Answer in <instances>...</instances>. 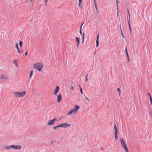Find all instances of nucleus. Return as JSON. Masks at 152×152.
Here are the masks:
<instances>
[{
	"label": "nucleus",
	"instance_id": "34",
	"mask_svg": "<svg viewBox=\"0 0 152 152\" xmlns=\"http://www.w3.org/2000/svg\"><path fill=\"white\" fill-rule=\"evenodd\" d=\"M45 1V4L48 1V0H44Z\"/></svg>",
	"mask_w": 152,
	"mask_h": 152
},
{
	"label": "nucleus",
	"instance_id": "23",
	"mask_svg": "<svg viewBox=\"0 0 152 152\" xmlns=\"http://www.w3.org/2000/svg\"><path fill=\"white\" fill-rule=\"evenodd\" d=\"M88 74H87L85 76V79H86V81H87L88 80Z\"/></svg>",
	"mask_w": 152,
	"mask_h": 152
},
{
	"label": "nucleus",
	"instance_id": "28",
	"mask_svg": "<svg viewBox=\"0 0 152 152\" xmlns=\"http://www.w3.org/2000/svg\"><path fill=\"white\" fill-rule=\"evenodd\" d=\"M79 6L80 7V8H81V9H82V5H81V4H79V3L78 4Z\"/></svg>",
	"mask_w": 152,
	"mask_h": 152
},
{
	"label": "nucleus",
	"instance_id": "39",
	"mask_svg": "<svg viewBox=\"0 0 152 152\" xmlns=\"http://www.w3.org/2000/svg\"><path fill=\"white\" fill-rule=\"evenodd\" d=\"M79 4H81V3L82 2V0H79Z\"/></svg>",
	"mask_w": 152,
	"mask_h": 152
},
{
	"label": "nucleus",
	"instance_id": "38",
	"mask_svg": "<svg viewBox=\"0 0 152 152\" xmlns=\"http://www.w3.org/2000/svg\"><path fill=\"white\" fill-rule=\"evenodd\" d=\"M74 88L73 87V86H71V87L70 88V90H72L73 91L74 90Z\"/></svg>",
	"mask_w": 152,
	"mask_h": 152
},
{
	"label": "nucleus",
	"instance_id": "13",
	"mask_svg": "<svg viewBox=\"0 0 152 152\" xmlns=\"http://www.w3.org/2000/svg\"><path fill=\"white\" fill-rule=\"evenodd\" d=\"M15 47L16 48H17V50H18V52L19 53H21V51L19 50V48L18 47V43H16L15 44Z\"/></svg>",
	"mask_w": 152,
	"mask_h": 152
},
{
	"label": "nucleus",
	"instance_id": "16",
	"mask_svg": "<svg viewBox=\"0 0 152 152\" xmlns=\"http://www.w3.org/2000/svg\"><path fill=\"white\" fill-rule=\"evenodd\" d=\"M5 148L6 149H7V150H9L10 148H12V145H10V146H8V145H6L5 146Z\"/></svg>",
	"mask_w": 152,
	"mask_h": 152
},
{
	"label": "nucleus",
	"instance_id": "33",
	"mask_svg": "<svg viewBox=\"0 0 152 152\" xmlns=\"http://www.w3.org/2000/svg\"><path fill=\"white\" fill-rule=\"evenodd\" d=\"M84 24V23H83L81 25V26L80 27V30H82V26H83V24Z\"/></svg>",
	"mask_w": 152,
	"mask_h": 152
},
{
	"label": "nucleus",
	"instance_id": "42",
	"mask_svg": "<svg viewBox=\"0 0 152 152\" xmlns=\"http://www.w3.org/2000/svg\"><path fill=\"white\" fill-rule=\"evenodd\" d=\"M27 54H28V51H26V53H25V56H26V55H27Z\"/></svg>",
	"mask_w": 152,
	"mask_h": 152
},
{
	"label": "nucleus",
	"instance_id": "29",
	"mask_svg": "<svg viewBox=\"0 0 152 152\" xmlns=\"http://www.w3.org/2000/svg\"><path fill=\"white\" fill-rule=\"evenodd\" d=\"M94 3L95 8H96V7H97V4L96 3V2H94Z\"/></svg>",
	"mask_w": 152,
	"mask_h": 152
},
{
	"label": "nucleus",
	"instance_id": "40",
	"mask_svg": "<svg viewBox=\"0 0 152 152\" xmlns=\"http://www.w3.org/2000/svg\"><path fill=\"white\" fill-rule=\"evenodd\" d=\"M117 12H118V11H119L118 5H117Z\"/></svg>",
	"mask_w": 152,
	"mask_h": 152
},
{
	"label": "nucleus",
	"instance_id": "24",
	"mask_svg": "<svg viewBox=\"0 0 152 152\" xmlns=\"http://www.w3.org/2000/svg\"><path fill=\"white\" fill-rule=\"evenodd\" d=\"M120 29H121V33L122 36V37H124V38H125V37L123 35V33H122V30H121V25H120Z\"/></svg>",
	"mask_w": 152,
	"mask_h": 152
},
{
	"label": "nucleus",
	"instance_id": "35",
	"mask_svg": "<svg viewBox=\"0 0 152 152\" xmlns=\"http://www.w3.org/2000/svg\"><path fill=\"white\" fill-rule=\"evenodd\" d=\"M115 1H116V4H117V5H118V0H115Z\"/></svg>",
	"mask_w": 152,
	"mask_h": 152
},
{
	"label": "nucleus",
	"instance_id": "41",
	"mask_svg": "<svg viewBox=\"0 0 152 152\" xmlns=\"http://www.w3.org/2000/svg\"><path fill=\"white\" fill-rule=\"evenodd\" d=\"M79 32L80 34H82V30H79Z\"/></svg>",
	"mask_w": 152,
	"mask_h": 152
},
{
	"label": "nucleus",
	"instance_id": "10",
	"mask_svg": "<svg viewBox=\"0 0 152 152\" xmlns=\"http://www.w3.org/2000/svg\"><path fill=\"white\" fill-rule=\"evenodd\" d=\"M26 93V92L24 91L22 92L21 93H20L19 94V97H23Z\"/></svg>",
	"mask_w": 152,
	"mask_h": 152
},
{
	"label": "nucleus",
	"instance_id": "36",
	"mask_svg": "<svg viewBox=\"0 0 152 152\" xmlns=\"http://www.w3.org/2000/svg\"><path fill=\"white\" fill-rule=\"evenodd\" d=\"M128 15H129V19H130V15H129V10H128Z\"/></svg>",
	"mask_w": 152,
	"mask_h": 152
},
{
	"label": "nucleus",
	"instance_id": "48",
	"mask_svg": "<svg viewBox=\"0 0 152 152\" xmlns=\"http://www.w3.org/2000/svg\"><path fill=\"white\" fill-rule=\"evenodd\" d=\"M94 2H96V0H94Z\"/></svg>",
	"mask_w": 152,
	"mask_h": 152
},
{
	"label": "nucleus",
	"instance_id": "20",
	"mask_svg": "<svg viewBox=\"0 0 152 152\" xmlns=\"http://www.w3.org/2000/svg\"><path fill=\"white\" fill-rule=\"evenodd\" d=\"M19 44L20 47L21 48H22V45H23V42L22 41H20L19 42Z\"/></svg>",
	"mask_w": 152,
	"mask_h": 152
},
{
	"label": "nucleus",
	"instance_id": "25",
	"mask_svg": "<svg viewBox=\"0 0 152 152\" xmlns=\"http://www.w3.org/2000/svg\"><path fill=\"white\" fill-rule=\"evenodd\" d=\"M33 71H31L30 72V77H29V78H31V76L32 75H33Z\"/></svg>",
	"mask_w": 152,
	"mask_h": 152
},
{
	"label": "nucleus",
	"instance_id": "46",
	"mask_svg": "<svg viewBox=\"0 0 152 152\" xmlns=\"http://www.w3.org/2000/svg\"><path fill=\"white\" fill-rule=\"evenodd\" d=\"M82 42L83 43L84 42V40H82Z\"/></svg>",
	"mask_w": 152,
	"mask_h": 152
},
{
	"label": "nucleus",
	"instance_id": "19",
	"mask_svg": "<svg viewBox=\"0 0 152 152\" xmlns=\"http://www.w3.org/2000/svg\"><path fill=\"white\" fill-rule=\"evenodd\" d=\"M79 88H80V93L81 94H83L82 87H81L80 86V85H79Z\"/></svg>",
	"mask_w": 152,
	"mask_h": 152
},
{
	"label": "nucleus",
	"instance_id": "5",
	"mask_svg": "<svg viewBox=\"0 0 152 152\" xmlns=\"http://www.w3.org/2000/svg\"><path fill=\"white\" fill-rule=\"evenodd\" d=\"M12 148H13V149H20L21 148V146H20L19 145H12Z\"/></svg>",
	"mask_w": 152,
	"mask_h": 152
},
{
	"label": "nucleus",
	"instance_id": "32",
	"mask_svg": "<svg viewBox=\"0 0 152 152\" xmlns=\"http://www.w3.org/2000/svg\"><path fill=\"white\" fill-rule=\"evenodd\" d=\"M126 56H127V58H128V61H129V54H126Z\"/></svg>",
	"mask_w": 152,
	"mask_h": 152
},
{
	"label": "nucleus",
	"instance_id": "21",
	"mask_svg": "<svg viewBox=\"0 0 152 152\" xmlns=\"http://www.w3.org/2000/svg\"><path fill=\"white\" fill-rule=\"evenodd\" d=\"M17 60H14V64L16 66H17L18 65L17 64Z\"/></svg>",
	"mask_w": 152,
	"mask_h": 152
},
{
	"label": "nucleus",
	"instance_id": "22",
	"mask_svg": "<svg viewBox=\"0 0 152 152\" xmlns=\"http://www.w3.org/2000/svg\"><path fill=\"white\" fill-rule=\"evenodd\" d=\"M148 94L149 96L150 100H152V98L150 94L149 93H148Z\"/></svg>",
	"mask_w": 152,
	"mask_h": 152
},
{
	"label": "nucleus",
	"instance_id": "2",
	"mask_svg": "<svg viewBox=\"0 0 152 152\" xmlns=\"http://www.w3.org/2000/svg\"><path fill=\"white\" fill-rule=\"evenodd\" d=\"M34 68L37 69L39 71H40L43 67V65H41V63L38 62L34 64L33 65Z\"/></svg>",
	"mask_w": 152,
	"mask_h": 152
},
{
	"label": "nucleus",
	"instance_id": "45",
	"mask_svg": "<svg viewBox=\"0 0 152 152\" xmlns=\"http://www.w3.org/2000/svg\"><path fill=\"white\" fill-rule=\"evenodd\" d=\"M53 142H54L53 141H51V145H52L53 144Z\"/></svg>",
	"mask_w": 152,
	"mask_h": 152
},
{
	"label": "nucleus",
	"instance_id": "9",
	"mask_svg": "<svg viewBox=\"0 0 152 152\" xmlns=\"http://www.w3.org/2000/svg\"><path fill=\"white\" fill-rule=\"evenodd\" d=\"M99 34L97 37L96 38V47L97 48L99 45Z\"/></svg>",
	"mask_w": 152,
	"mask_h": 152
},
{
	"label": "nucleus",
	"instance_id": "31",
	"mask_svg": "<svg viewBox=\"0 0 152 152\" xmlns=\"http://www.w3.org/2000/svg\"><path fill=\"white\" fill-rule=\"evenodd\" d=\"M96 9V12L97 13V14L98 13V12H99V11H98V8L97 7H96L95 8Z\"/></svg>",
	"mask_w": 152,
	"mask_h": 152
},
{
	"label": "nucleus",
	"instance_id": "18",
	"mask_svg": "<svg viewBox=\"0 0 152 152\" xmlns=\"http://www.w3.org/2000/svg\"><path fill=\"white\" fill-rule=\"evenodd\" d=\"M114 129H115V132H118V129L116 126L115 124L114 126Z\"/></svg>",
	"mask_w": 152,
	"mask_h": 152
},
{
	"label": "nucleus",
	"instance_id": "8",
	"mask_svg": "<svg viewBox=\"0 0 152 152\" xmlns=\"http://www.w3.org/2000/svg\"><path fill=\"white\" fill-rule=\"evenodd\" d=\"M62 96L61 95V93H60L57 97V101L58 102H60L62 100Z\"/></svg>",
	"mask_w": 152,
	"mask_h": 152
},
{
	"label": "nucleus",
	"instance_id": "43",
	"mask_svg": "<svg viewBox=\"0 0 152 152\" xmlns=\"http://www.w3.org/2000/svg\"><path fill=\"white\" fill-rule=\"evenodd\" d=\"M3 79H7V77H4Z\"/></svg>",
	"mask_w": 152,
	"mask_h": 152
},
{
	"label": "nucleus",
	"instance_id": "44",
	"mask_svg": "<svg viewBox=\"0 0 152 152\" xmlns=\"http://www.w3.org/2000/svg\"><path fill=\"white\" fill-rule=\"evenodd\" d=\"M85 98H86V100H88V101H89V100L88 99V98H87V97H86V96H85Z\"/></svg>",
	"mask_w": 152,
	"mask_h": 152
},
{
	"label": "nucleus",
	"instance_id": "4",
	"mask_svg": "<svg viewBox=\"0 0 152 152\" xmlns=\"http://www.w3.org/2000/svg\"><path fill=\"white\" fill-rule=\"evenodd\" d=\"M57 120L56 118H54L52 120H50L47 123V124L49 126L52 125L53 124L55 121Z\"/></svg>",
	"mask_w": 152,
	"mask_h": 152
},
{
	"label": "nucleus",
	"instance_id": "12",
	"mask_svg": "<svg viewBox=\"0 0 152 152\" xmlns=\"http://www.w3.org/2000/svg\"><path fill=\"white\" fill-rule=\"evenodd\" d=\"M14 94H15V96L17 97H19L20 93L19 92H14Z\"/></svg>",
	"mask_w": 152,
	"mask_h": 152
},
{
	"label": "nucleus",
	"instance_id": "3",
	"mask_svg": "<svg viewBox=\"0 0 152 152\" xmlns=\"http://www.w3.org/2000/svg\"><path fill=\"white\" fill-rule=\"evenodd\" d=\"M120 142L121 143V145L124 148L126 152H129L126 145L124 139L122 138L120 139Z\"/></svg>",
	"mask_w": 152,
	"mask_h": 152
},
{
	"label": "nucleus",
	"instance_id": "1",
	"mask_svg": "<svg viewBox=\"0 0 152 152\" xmlns=\"http://www.w3.org/2000/svg\"><path fill=\"white\" fill-rule=\"evenodd\" d=\"M71 126V125L70 124L64 123L53 127V129L54 130H56L59 127H61L62 128H66L68 126Z\"/></svg>",
	"mask_w": 152,
	"mask_h": 152
},
{
	"label": "nucleus",
	"instance_id": "6",
	"mask_svg": "<svg viewBox=\"0 0 152 152\" xmlns=\"http://www.w3.org/2000/svg\"><path fill=\"white\" fill-rule=\"evenodd\" d=\"M80 108V107L77 105H75V107L73 109L74 111V113H75L77 111V110Z\"/></svg>",
	"mask_w": 152,
	"mask_h": 152
},
{
	"label": "nucleus",
	"instance_id": "17",
	"mask_svg": "<svg viewBox=\"0 0 152 152\" xmlns=\"http://www.w3.org/2000/svg\"><path fill=\"white\" fill-rule=\"evenodd\" d=\"M73 112L74 113V111H73V109H71V110H70L69 112L67 113V115H71Z\"/></svg>",
	"mask_w": 152,
	"mask_h": 152
},
{
	"label": "nucleus",
	"instance_id": "27",
	"mask_svg": "<svg viewBox=\"0 0 152 152\" xmlns=\"http://www.w3.org/2000/svg\"><path fill=\"white\" fill-rule=\"evenodd\" d=\"M117 90L118 91V92L119 93V95H120V94L121 93V90L119 88H117Z\"/></svg>",
	"mask_w": 152,
	"mask_h": 152
},
{
	"label": "nucleus",
	"instance_id": "37",
	"mask_svg": "<svg viewBox=\"0 0 152 152\" xmlns=\"http://www.w3.org/2000/svg\"><path fill=\"white\" fill-rule=\"evenodd\" d=\"M3 75H1V76H0V79H3Z\"/></svg>",
	"mask_w": 152,
	"mask_h": 152
},
{
	"label": "nucleus",
	"instance_id": "11",
	"mask_svg": "<svg viewBox=\"0 0 152 152\" xmlns=\"http://www.w3.org/2000/svg\"><path fill=\"white\" fill-rule=\"evenodd\" d=\"M76 42L77 43V47H78L79 45L80 41L78 37H75Z\"/></svg>",
	"mask_w": 152,
	"mask_h": 152
},
{
	"label": "nucleus",
	"instance_id": "26",
	"mask_svg": "<svg viewBox=\"0 0 152 152\" xmlns=\"http://www.w3.org/2000/svg\"><path fill=\"white\" fill-rule=\"evenodd\" d=\"M84 35H85V34H84V33H83L82 35V40H84V39L85 38Z\"/></svg>",
	"mask_w": 152,
	"mask_h": 152
},
{
	"label": "nucleus",
	"instance_id": "47",
	"mask_svg": "<svg viewBox=\"0 0 152 152\" xmlns=\"http://www.w3.org/2000/svg\"><path fill=\"white\" fill-rule=\"evenodd\" d=\"M118 12H117V16H118Z\"/></svg>",
	"mask_w": 152,
	"mask_h": 152
},
{
	"label": "nucleus",
	"instance_id": "14",
	"mask_svg": "<svg viewBox=\"0 0 152 152\" xmlns=\"http://www.w3.org/2000/svg\"><path fill=\"white\" fill-rule=\"evenodd\" d=\"M129 21H130L129 19L128 20V23L129 26V30H130V34H131V30H132V29H131V28L130 24V22H129Z\"/></svg>",
	"mask_w": 152,
	"mask_h": 152
},
{
	"label": "nucleus",
	"instance_id": "15",
	"mask_svg": "<svg viewBox=\"0 0 152 152\" xmlns=\"http://www.w3.org/2000/svg\"><path fill=\"white\" fill-rule=\"evenodd\" d=\"M115 135V140H117L118 139V132H115L114 133Z\"/></svg>",
	"mask_w": 152,
	"mask_h": 152
},
{
	"label": "nucleus",
	"instance_id": "49",
	"mask_svg": "<svg viewBox=\"0 0 152 152\" xmlns=\"http://www.w3.org/2000/svg\"><path fill=\"white\" fill-rule=\"evenodd\" d=\"M30 0V1H31H31H32V0Z\"/></svg>",
	"mask_w": 152,
	"mask_h": 152
},
{
	"label": "nucleus",
	"instance_id": "30",
	"mask_svg": "<svg viewBox=\"0 0 152 152\" xmlns=\"http://www.w3.org/2000/svg\"><path fill=\"white\" fill-rule=\"evenodd\" d=\"M125 51L126 52V54H128V52H127V48L126 47Z\"/></svg>",
	"mask_w": 152,
	"mask_h": 152
},
{
	"label": "nucleus",
	"instance_id": "7",
	"mask_svg": "<svg viewBox=\"0 0 152 152\" xmlns=\"http://www.w3.org/2000/svg\"><path fill=\"white\" fill-rule=\"evenodd\" d=\"M59 90V88L58 86L56 87V88L55 89L54 91V94L55 95H56L57 93Z\"/></svg>",
	"mask_w": 152,
	"mask_h": 152
}]
</instances>
